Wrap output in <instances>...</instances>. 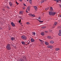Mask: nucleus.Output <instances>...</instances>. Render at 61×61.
Instances as JSON below:
<instances>
[{"instance_id":"obj_1","label":"nucleus","mask_w":61,"mask_h":61,"mask_svg":"<svg viewBox=\"0 0 61 61\" xmlns=\"http://www.w3.org/2000/svg\"><path fill=\"white\" fill-rule=\"evenodd\" d=\"M21 38L23 40H25V41L26 40V39H27V37L24 35L22 36H21Z\"/></svg>"},{"instance_id":"obj_2","label":"nucleus","mask_w":61,"mask_h":61,"mask_svg":"<svg viewBox=\"0 0 61 61\" xmlns=\"http://www.w3.org/2000/svg\"><path fill=\"white\" fill-rule=\"evenodd\" d=\"M7 49L8 50H9L11 49V46L9 44H8L7 45V47H6Z\"/></svg>"},{"instance_id":"obj_3","label":"nucleus","mask_w":61,"mask_h":61,"mask_svg":"<svg viewBox=\"0 0 61 61\" xmlns=\"http://www.w3.org/2000/svg\"><path fill=\"white\" fill-rule=\"evenodd\" d=\"M47 47L49 48H52L53 47V46L51 45H48L47 46Z\"/></svg>"},{"instance_id":"obj_4","label":"nucleus","mask_w":61,"mask_h":61,"mask_svg":"<svg viewBox=\"0 0 61 61\" xmlns=\"http://www.w3.org/2000/svg\"><path fill=\"white\" fill-rule=\"evenodd\" d=\"M49 14L50 15H51L53 14V12L52 11H49Z\"/></svg>"},{"instance_id":"obj_5","label":"nucleus","mask_w":61,"mask_h":61,"mask_svg":"<svg viewBox=\"0 0 61 61\" xmlns=\"http://www.w3.org/2000/svg\"><path fill=\"white\" fill-rule=\"evenodd\" d=\"M11 25L12 26H15V24L12 22L11 23Z\"/></svg>"},{"instance_id":"obj_6","label":"nucleus","mask_w":61,"mask_h":61,"mask_svg":"<svg viewBox=\"0 0 61 61\" xmlns=\"http://www.w3.org/2000/svg\"><path fill=\"white\" fill-rule=\"evenodd\" d=\"M9 4L10 6H12V5H13V4L12 3V2H11L10 1V2H9Z\"/></svg>"},{"instance_id":"obj_7","label":"nucleus","mask_w":61,"mask_h":61,"mask_svg":"<svg viewBox=\"0 0 61 61\" xmlns=\"http://www.w3.org/2000/svg\"><path fill=\"white\" fill-rule=\"evenodd\" d=\"M50 43L51 44H54V42L52 41H50Z\"/></svg>"},{"instance_id":"obj_8","label":"nucleus","mask_w":61,"mask_h":61,"mask_svg":"<svg viewBox=\"0 0 61 61\" xmlns=\"http://www.w3.org/2000/svg\"><path fill=\"white\" fill-rule=\"evenodd\" d=\"M21 43L22 45H25V42L24 41H22Z\"/></svg>"},{"instance_id":"obj_9","label":"nucleus","mask_w":61,"mask_h":61,"mask_svg":"<svg viewBox=\"0 0 61 61\" xmlns=\"http://www.w3.org/2000/svg\"><path fill=\"white\" fill-rule=\"evenodd\" d=\"M57 22H55L54 23V24L53 25L54 26H56V25H57Z\"/></svg>"},{"instance_id":"obj_10","label":"nucleus","mask_w":61,"mask_h":61,"mask_svg":"<svg viewBox=\"0 0 61 61\" xmlns=\"http://www.w3.org/2000/svg\"><path fill=\"white\" fill-rule=\"evenodd\" d=\"M31 41L32 42H35V40L33 39V38H32L31 39Z\"/></svg>"},{"instance_id":"obj_11","label":"nucleus","mask_w":61,"mask_h":61,"mask_svg":"<svg viewBox=\"0 0 61 61\" xmlns=\"http://www.w3.org/2000/svg\"><path fill=\"white\" fill-rule=\"evenodd\" d=\"M45 45H49V43L46 41L45 43Z\"/></svg>"},{"instance_id":"obj_12","label":"nucleus","mask_w":61,"mask_h":61,"mask_svg":"<svg viewBox=\"0 0 61 61\" xmlns=\"http://www.w3.org/2000/svg\"><path fill=\"white\" fill-rule=\"evenodd\" d=\"M30 15H31V16H32L33 17H34L35 16H36V15H34V14H30Z\"/></svg>"},{"instance_id":"obj_13","label":"nucleus","mask_w":61,"mask_h":61,"mask_svg":"<svg viewBox=\"0 0 61 61\" xmlns=\"http://www.w3.org/2000/svg\"><path fill=\"white\" fill-rule=\"evenodd\" d=\"M34 7L35 10H36L37 9V7L36 6H34Z\"/></svg>"},{"instance_id":"obj_14","label":"nucleus","mask_w":61,"mask_h":61,"mask_svg":"<svg viewBox=\"0 0 61 61\" xmlns=\"http://www.w3.org/2000/svg\"><path fill=\"white\" fill-rule=\"evenodd\" d=\"M59 50H60V49L58 48H56L55 49V50H56V51H58Z\"/></svg>"},{"instance_id":"obj_15","label":"nucleus","mask_w":61,"mask_h":61,"mask_svg":"<svg viewBox=\"0 0 61 61\" xmlns=\"http://www.w3.org/2000/svg\"><path fill=\"white\" fill-rule=\"evenodd\" d=\"M46 27L45 26H43L41 27V28L42 29H44V28H46Z\"/></svg>"},{"instance_id":"obj_16","label":"nucleus","mask_w":61,"mask_h":61,"mask_svg":"<svg viewBox=\"0 0 61 61\" xmlns=\"http://www.w3.org/2000/svg\"><path fill=\"white\" fill-rule=\"evenodd\" d=\"M61 28V26L60 25L58 27V29H60Z\"/></svg>"},{"instance_id":"obj_17","label":"nucleus","mask_w":61,"mask_h":61,"mask_svg":"<svg viewBox=\"0 0 61 61\" xmlns=\"http://www.w3.org/2000/svg\"><path fill=\"white\" fill-rule=\"evenodd\" d=\"M47 38H49V39H51V37L50 36H47Z\"/></svg>"},{"instance_id":"obj_18","label":"nucleus","mask_w":61,"mask_h":61,"mask_svg":"<svg viewBox=\"0 0 61 61\" xmlns=\"http://www.w3.org/2000/svg\"><path fill=\"white\" fill-rule=\"evenodd\" d=\"M41 36H44V32H41Z\"/></svg>"},{"instance_id":"obj_19","label":"nucleus","mask_w":61,"mask_h":61,"mask_svg":"<svg viewBox=\"0 0 61 61\" xmlns=\"http://www.w3.org/2000/svg\"><path fill=\"white\" fill-rule=\"evenodd\" d=\"M50 9L51 11H53V8L52 7H50Z\"/></svg>"},{"instance_id":"obj_20","label":"nucleus","mask_w":61,"mask_h":61,"mask_svg":"<svg viewBox=\"0 0 61 61\" xmlns=\"http://www.w3.org/2000/svg\"><path fill=\"white\" fill-rule=\"evenodd\" d=\"M11 40L12 41H14V40H15V38L14 37H12L11 38Z\"/></svg>"},{"instance_id":"obj_21","label":"nucleus","mask_w":61,"mask_h":61,"mask_svg":"<svg viewBox=\"0 0 61 61\" xmlns=\"http://www.w3.org/2000/svg\"><path fill=\"white\" fill-rule=\"evenodd\" d=\"M25 58H26V57L25 56H22V58L23 59H24V60H25Z\"/></svg>"},{"instance_id":"obj_22","label":"nucleus","mask_w":61,"mask_h":61,"mask_svg":"<svg viewBox=\"0 0 61 61\" xmlns=\"http://www.w3.org/2000/svg\"><path fill=\"white\" fill-rule=\"evenodd\" d=\"M20 61H24V59H22L21 58L20 59Z\"/></svg>"},{"instance_id":"obj_23","label":"nucleus","mask_w":61,"mask_h":61,"mask_svg":"<svg viewBox=\"0 0 61 61\" xmlns=\"http://www.w3.org/2000/svg\"><path fill=\"white\" fill-rule=\"evenodd\" d=\"M32 0H30L29 1V2L30 4H32Z\"/></svg>"},{"instance_id":"obj_24","label":"nucleus","mask_w":61,"mask_h":61,"mask_svg":"<svg viewBox=\"0 0 61 61\" xmlns=\"http://www.w3.org/2000/svg\"><path fill=\"white\" fill-rule=\"evenodd\" d=\"M58 35L59 36H61V33L59 32L58 34Z\"/></svg>"},{"instance_id":"obj_25","label":"nucleus","mask_w":61,"mask_h":61,"mask_svg":"<svg viewBox=\"0 0 61 61\" xmlns=\"http://www.w3.org/2000/svg\"><path fill=\"white\" fill-rule=\"evenodd\" d=\"M19 13L20 14H23V12H22V11H20Z\"/></svg>"},{"instance_id":"obj_26","label":"nucleus","mask_w":61,"mask_h":61,"mask_svg":"<svg viewBox=\"0 0 61 61\" xmlns=\"http://www.w3.org/2000/svg\"><path fill=\"white\" fill-rule=\"evenodd\" d=\"M44 0H42L41 1V4H42V3H44Z\"/></svg>"},{"instance_id":"obj_27","label":"nucleus","mask_w":61,"mask_h":61,"mask_svg":"<svg viewBox=\"0 0 61 61\" xmlns=\"http://www.w3.org/2000/svg\"><path fill=\"white\" fill-rule=\"evenodd\" d=\"M6 7L7 9H10V8L9 7V6H8L7 5L6 6Z\"/></svg>"},{"instance_id":"obj_28","label":"nucleus","mask_w":61,"mask_h":61,"mask_svg":"<svg viewBox=\"0 0 61 61\" xmlns=\"http://www.w3.org/2000/svg\"><path fill=\"white\" fill-rule=\"evenodd\" d=\"M39 22H40V23H42L43 22V21H41L40 20H39Z\"/></svg>"},{"instance_id":"obj_29","label":"nucleus","mask_w":61,"mask_h":61,"mask_svg":"<svg viewBox=\"0 0 61 61\" xmlns=\"http://www.w3.org/2000/svg\"><path fill=\"white\" fill-rule=\"evenodd\" d=\"M48 9H49V8H47L45 9V10H48Z\"/></svg>"},{"instance_id":"obj_30","label":"nucleus","mask_w":61,"mask_h":61,"mask_svg":"<svg viewBox=\"0 0 61 61\" xmlns=\"http://www.w3.org/2000/svg\"><path fill=\"white\" fill-rule=\"evenodd\" d=\"M26 24H27V25H29V22H27L26 23Z\"/></svg>"},{"instance_id":"obj_31","label":"nucleus","mask_w":61,"mask_h":61,"mask_svg":"<svg viewBox=\"0 0 61 61\" xmlns=\"http://www.w3.org/2000/svg\"><path fill=\"white\" fill-rule=\"evenodd\" d=\"M56 13L55 12H53V15H55V14H56Z\"/></svg>"},{"instance_id":"obj_32","label":"nucleus","mask_w":61,"mask_h":61,"mask_svg":"<svg viewBox=\"0 0 61 61\" xmlns=\"http://www.w3.org/2000/svg\"><path fill=\"white\" fill-rule=\"evenodd\" d=\"M55 27H56L55 26H54L53 25V26L52 27V28H55Z\"/></svg>"},{"instance_id":"obj_33","label":"nucleus","mask_w":61,"mask_h":61,"mask_svg":"<svg viewBox=\"0 0 61 61\" xmlns=\"http://www.w3.org/2000/svg\"><path fill=\"white\" fill-rule=\"evenodd\" d=\"M33 35H36V33L35 32H33Z\"/></svg>"},{"instance_id":"obj_34","label":"nucleus","mask_w":61,"mask_h":61,"mask_svg":"<svg viewBox=\"0 0 61 61\" xmlns=\"http://www.w3.org/2000/svg\"><path fill=\"white\" fill-rule=\"evenodd\" d=\"M16 4L17 5H18V4H19V3H17V1L16 2Z\"/></svg>"},{"instance_id":"obj_35","label":"nucleus","mask_w":61,"mask_h":61,"mask_svg":"<svg viewBox=\"0 0 61 61\" xmlns=\"http://www.w3.org/2000/svg\"><path fill=\"white\" fill-rule=\"evenodd\" d=\"M43 42L42 41H41V44H43Z\"/></svg>"},{"instance_id":"obj_36","label":"nucleus","mask_w":61,"mask_h":61,"mask_svg":"<svg viewBox=\"0 0 61 61\" xmlns=\"http://www.w3.org/2000/svg\"><path fill=\"white\" fill-rule=\"evenodd\" d=\"M38 19H39L40 20V19H41V17L39 16V17L38 18Z\"/></svg>"},{"instance_id":"obj_37","label":"nucleus","mask_w":61,"mask_h":61,"mask_svg":"<svg viewBox=\"0 0 61 61\" xmlns=\"http://www.w3.org/2000/svg\"><path fill=\"white\" fill-rule=\"evenodd\" d=\"M39 40L40 41V42H41V41H42V40H41L40 39H39Z\"/></svg>"},{"instance_id":"obj_38","label":"nucleus","mask_w":61,"mask_h":61,"mask_svg":"<svg viewBox=\"0 0 61 61\" xmlns=\"http://www.w3.org/2000/svg\"><path fill=\"white\" fill-rule=\"evenodd\" d=\"M45 33H48V31H45Z\"/></svg>"},{"instance_id":"obj_39","label":"nucleus","mask_w":61,"mask_h":61,"mask_svg":"<svg viewBox=\"0 0 61 61\" xmlns=\"http://www.w3.org/2000/svg\"><path fill=\"white\" fill-rule=\"evenodd\" d=\"M27 9L29 11H30V9Z\"/></svg>"},{"instance_id":"obj_40","label":"nucleus","mask_w":61,"mask_h":61,"mask_svg":"<svg viewBox=\"0 0 61 61\" xmlns=\"http://www.w3.org/2000/svg\"><path fill=\"white\" fill-rule=\"evenodd\" d=\"M57 2H59V0H56Z\"/></svg>"},{"instance_id":"obj_41","label":"nucleus","mask_w":61,"mask_h":61,"mask_svg":"<svg viewBox=\"0 0 61 61\" xmlns=\"http://www.w3.org/2000/svg\"><path fill=\"white\" fill-rule=\"evenodd\" d=\"M23 5H24V6H26V5H25V4L24 3L23 4Z\"/></svg>"},{"instance_id":"obj_42","label":"nucleus","mask_w":61,"mask_h":61,"mask_svg":"<svg viewBox=\"0 0 61 61\" xmlns=\"http://www.w3.org/2000/svg\"><path fill=\"white\" fill-rule=\"evenodd\" d=\"M59 33H61V30H59Z\"/></svg>"},{"instance_id":"obj_43","label":"nucleus","mask_w":61,"mask_h":61,"mask_svg":"<svg viewBox=\"0 0 61 61\" xmlns=\"http://www.w3.org/2000/svg\"><path fill=\"white\" fill-rule=\"evenodd\" d=\"M30 9V7L29 6H28L27 8V9Z\"/></svg>"},{"instance_id":"obj_44","label":"nucleus","mask_w":61,"mask_h":61,"mask_svg":"<svg viewBox=\"0 0 61 61\" xmlns=\"http://www.w3.org/2000/svg\"><path fill=\"white\" fill-rule=\"evenodd\" d=\"M22 0H19V1H20V2H22Z\"/></svg>"},{"instance_id":"obj_45","label":"nucleus","mask_w":61,"mask_h":61,"mask_svg":"<svg viewBox=\"0 0 61 61\" xmlns=\"http://www.w3.org/2000/svg\"><path fill=\"white\" fill-rule=\"evenodd\" d=\"M49 31L50 32H52V30H49Z\"/></svg>"},{"instance_id":"obj_46","label":"nucleus","mask_w":61,"mask_h":61,"mask_svg":"<svg viewBox=\"0 0 61 61\" xmlns=\"http://www.w3.org/2000/svg\"><path fill=\"white\" fill-rule=\"evenodd\" d=\"M59 16L60 17H61V15H59Z\"/></svg>"},{"instance_id":"obj_47","label":"nucleus","mask_w":61,"mask_h":61,"mask_svg":"<svg viewBox=\"0 0 61 61\" xmlns=\"http://www.w3.org/2000/svg\"><path fill=\"white\" fill-rule=\"evenodd\" d=\"M10 29H11V28H10L9 27V30H10Z\"/></svg>"},{"instance_id":"obj_48","label":"nucleus","mask_w":61,"mask_h":61,"mask_svg":"<svg viewBox=\"0 0 61 61\" xmlns=\"http://www.w3.org/2000/svg\"><path fill=\"white\" fill-rule=\"evenodd\" d=\"M60 6V7H61V5L60 4L59 5Z\"/></svg>"},{"instance_id":"obj_49","label":"nucleus","mask_w":61,"mask_h":61,"mask_svg":"<svg viewBox=\"0 0 61 61\" xmlns=\"http://www.w3.org/2000/svg\"><path fill=\"white\" fill-rule=\"evenodd\" d=\"M20 19H22V20H23V18H22V17H20Z\"/></svg>"},{"instance_id":"obj_50","label":"nucleus","mask_w":61,"mask_h":61,"mask_svg":"<svg viewBox=\"0 0 61 61\" xmlns=\"http://www.w3.org/2000/svg\"><path fill=\"white\" fill-rule=\"evenodd\" d=\"M19 23H20V22H21V21H19Z\"/></svg>"},{"instance_id":"obj_51","label":"nucleus","mask_w":61,"mask_h":61,"mask_svg":"<svg viewBox=\"0 0 61 61\" xmlns=\"http://www.w3.org/2000/svg\"><path fill=\"white\" fill-rule=\"evenodd\" d=\"M59 0V1H60V2H61V0Z\"/></svg>"},{"instance_id":"obj_52","label":"nucleus","mask_w":61,"mask_h":61,"mask_svg":"<svg viewBox=\"0 0 61 61\" xmlns=\"http://www.w3.org/2000/svg\"><path fill=\"white\" fill-rule=\"evenodd\" d=\"M27 44L28 45L29 44V43H27Z\"/></svg>"},{"instance_id":"obj_53","label":"nucleus","mask_w":61,"mask_h":61,"mask_svg":"<svg viewBox=\"0 0 61 61\" xmlns=\"http://www.w3.org/2000/svg\"><path fill=\"white\" fill-rule=\"evenodd\" d=\"M21 20L20 19V21H21Z\"/></svg>"},{"instance_id":"obj_54","label":"nucleus","mask_w":61,"mask_h":61,"mask_svg":"<svg viewBox=\"0 0 61 61\" xmlns=\"http://www.w3.org/2000/svg\"><path fill=\"white\" fill-rule=\"evenodd\" d=\"M54 0V1H56V0Z\"/></svg>"},{"instance_id":"obj_55","label":"nucleus","mask_w":61,"mask_h":61,"mask_svg":"<svg viewBox=\"0 0 61 61\" xmlns=\"http://www.w3.org/2000/svg\"><path fill=\"white\" fill-rule=\"evenodd\" d=\"M24 9H25V8H23Z\"/></svg>"},{"instance_id":"obj_56","label":"nucleus","mask_w":61,"mask_h":61,"mask_svg":"<svg viewBox=\"0 0 61 61\" xmlns=\"http://www.w3.org/2000/svg\"><path fill=\"white\" fill-rule=\"evenodd\" d=\"M26 12H28L27 10L26 11Z\"/></svg>"},{"instance_id":"obj_57","label":"nucleus","mask_w":61,"mask_h":61,"mask_svg":"<svg viewBox=\"0 0 61 61\" xmlns=\"http://www.w3.org/2000/svg\"><path fill=\"white\" fill-rule=\"evenodd\" d=\"M22 23H21V25H22Z\"/></svg>"},{"instance_id":"obj_58","label":"nucleus","mask_w":61,"mask_h":61,"mask_svg":"<svg viewBox=\"0 0 61 61\" xmlns=\"http://www.w3.org/2000/svg\"><path fill=\"white\" fill-rule=\"evenodd\" d=\"M27 1H28L29 0H26Z\"/></svg>"},{"instance_id":"obj_59","label":"nucleus","mask_w":61,"mask_h":61,"mask_svg":"<svg viewBox=\"0 0 61 61\" xmlns=\"http://www.w3.org/2000/svg\"><path fill=\"white\" fill-rule=\"evenodd\" d=\"M3 10H4V9H3Z\"/></svg>"},{"instance_id":"obj_60","label":"nucleus","mask_w":61,"mask_h":61,"mask_svg":"<svg viewBox=\"0 0 61 61\" xmlns=\"http://www.w3.org/2000/svg\"><path fill=\"white\" fill-rule=\"evenodd\" d=\"M25 45H27V44H25Z\"/></svg>"}]
</instances>
